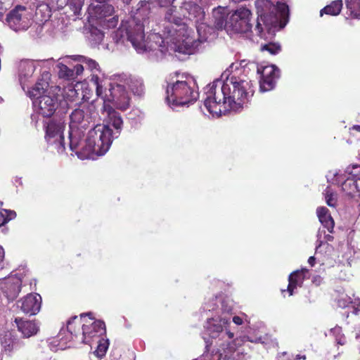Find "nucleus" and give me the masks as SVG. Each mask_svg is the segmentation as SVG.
<instances>
[{
  "label": "nucleus",
  "instance_id": "79ce46f5",
  "mask_svg": "<svg viewBox=\"0 0 360 360\" xmlns=\"http://www.w3.org/2000/svg\"><path fill=\"white\" fill-rule=\"evenodd\" d=\"M84 68H85L83 63L77 64L74 66L73 72L75 73V79L77 77V76L80 75L83 72Z\"/></svg>",
  "mask_w": 360,
  "mask_h": 360
},
{
  "label": "nucleus",
  "instance_id": "13d9d810",
  "mask_svg": "<svg viewBox=\"0 0 360 360\" xmlns=\"http://www.w3.org/2000/svg\"><path fill=\"white\" fill-rule=\"evenodd\" d=\"M108 1V0H95V1H96L98 3L97 4H107Z\"/></svg>",
  "mask_w": 360,
  "mask_h": 360
},
{
  "label": "nucleus",
  "instance_id": "ddd939ff",
  "mask_svg": "<svg viewBox=\"0 0 360 360\" xmlns=\"http://www.w3.org/2000/svg\"><path fill=\"white\" fill-rule=\"evenodd\" d=\"M27 8L17 5L6 15V21L8 25L15 31L25 30L29 27Z\"/></svg>",
  "mask_w": 360,
  "mask_h": 360
},
{
  "label": "nucleus",
  "instance_id": "9d476101",
  "mask_svg": "<svg viewBox=\"0 0 360 360\" xmlns=\"http://www.w3.org/2000/svg\"><path fill=\"white\" fill-rule=\"evenodd\" d=\"M252 13L244 7L239 8L231 14L228 20L229 28L236 33H246L251 30L250 23Z\"/></svg>",
  "mask_w": 360,
  "mask_h": 360
},
{
  "label": "nucleus",
  "instance_id": "4d7b16f0",
  "mask_svg": "<svg viewBox=\"0 0 360 360\" xmlns=\"http://www.w3.org/2000/svg\"><path fill=\"white\" fill-rule=\"evenodd\" d=\"M325 239L326 241H333L334 238L333 236H331L330 234H327L325 236Z\"/></svg>",
  "mask_w": 360,
  "mask_h": 360
},
{
  "label": "nucleus",
  "instance_id": "de8ad7c7",
  "mask_svg": "<svg viewBox=\"0 0 360 360\" xmlns=\"http://www.w3.org/2000/svg\"><path fill=\"white\" fill-rule=\"evenodd\" d=\"M355 11L350 15L352 18H360V4L356 6Z\"/></svg>",
  "mask_w": 360,
  "mask_h": 360
},
{
  "label": "nucleus",
  "instance_id": "a18cd8bd",
  "mask_svg": "<svg viewBox=\"0 0 360 360\" xmlns=\"http://www.w3.org/2000/svg\"><path fill=\"white\" fill-rule=\"evenodd\" d=\"M276 360H292V358L288 353L282 352L278 354Z\"/></svg>",
  "mask_w": 360,
  "mask_h": 360
},
{
  "label": "nucleus",
  "instance_id": "f3484780",
  "mask_svg": "<svg viewBox=\"0 0 360 360\" xmlns=\"http://www.w3.org/2000/svg\"><path fill=\"white\" fill-rule=\"evenodd\" d=\"M91 13L97 18H104V22L108 28H115L118 23L119 18L117 15L107 18L114 13V7L110 4H101L93 6L91 8Z\"/></svg>",
  "mask_w": 360,
  "mask_h": 360
},
{
  "label": "nucleus",
  "instance_id": "2f4dec72",
  "mask_svg": "<svg viewBox=\"0 0 360 360\" xmlns=\"http://www.w3.org/2000/svg\"><path fill=\"white\" fill-rule=\"evenodd\" d=\"M58 67V76L60 78L67 80H75V73L73 69L68 68L66 65L59 63Z\"/></svg>",
  "mask_w": 360,
  "mask_h": 360
},
{
  "label": "nucleus",
  "instance_id": "ea45409f",
  "mask_svg": "<svg viewBox=\"0 0 360 360\" xmlns=\"http://www.w3.org/2000/svg\"><path fill=\"white\" fill-rule=\"evenodd\" d=\"M175 1L176 0H155L160 7L166 8V10L172 7H176V6L174 5Z\"/></svg>",
  "mask_w": 360,
  "mask_h": 360
},
{
  "label": "nucleus",
  "instance_id": "69168bd1",
  "mask_svg": "<svg viewBox=\"0 0 360 360\" xmlns=\"http://www.w3.org/2000/svg\"><path fill=\"white\" fill-rule=\"evenodd\" d=\"M39 8H37L36 14H38V11H39Z\"/></svg>",
  "mask_w": 360,
  "mask_h": 360
},
{
  "label": "nucleus",
  "instance_id": "423d86ee",
  "mask_svg": "<svg viewBox=\"0 0 360 360\" xmlns=\"http://www.w3.org/2000/svg\"><path fill=\"white\" fill-rule=\"evenodd\" d=\"M197 85L192 78L186 80H177L167 86L166 99L170 104L184 105L196 101L198 98Z\"/></svg>",
  "mask_w": 360,
  "mask_h": 360
},
{
  "label": "nucleus",
  "instance_id": "a19ab883",
  "mask_svg": "<svg viewBox=\"0 0 360 360\" xmlns=\"http://www.w3.org/2000/svg\"><path fill=\"white\" fill-rule=\"evenodd\" d=\"M77 97L78 93L74 88L69 89L65 96L66 100L69 101H75Z\"/></svg>",
  "mask_w": 360,
  "mask_h": 360
},
{
  "label": "nucleus",
  "instance_id": "5fc2aeb1",
  "mask_svg": "<svg viewBox=\"0 0 360 360\" xmlns=\"http://www.w3.org/2000/svg\"><path fill=\"white\" fill-rule=\"evenodd\" d=\"M4 12L5 8L4 6V4L0 1V18L3 17Z\"/></svg>",
  "mask_w": 360,
  "mask_h": 360
},
{
  "label": "nucleus",
  "instance_id": "603ef678",
  "mask_svg": "<svg viewBox=\"0 0 360 360\" xmlns=\"http://www.w3.org/2000/svg\"><path fill=\"white\" fill-rule=\"evenodd\" d=\"M21 68L24 67L25 68H28V71L30 72V73H32L33 71H34V68L32 65H29V64H21L20 65Z\"/></svg>",
  "mask_w": 360,
  "mask_h": 360
},
{
  "label": "nucleus",
  "instance_id": "e2e57ef3",
  "mask_svg": "<svg viewBox=\"0 0 360 360\" xmlns=\"http://www.w3.org/2000/svg\"><path fill=\"white\" fill-rule=\"evenodd\" d=\"M39 8H37L36 14H38V11H39Z\"/></svg>",
  "mask_w": 360,
  "mask_h": 360
},
{
  "label": "nucleus",
  "instance_id": "e433bc0d",
  "mask_svg": "<svg viewBox=\"0 0 360 360\" xmlns=\"http://www.w3.org/2000/svg\"><path fill=\"white\" fill-rule=\"evenodd\" d=\"M97 340H98V345L97 347L96 352L98 356H103L105 354L106 351L108 348V345H109L108 340H104L103 338H102V339L99 338Z\"/></svg>",
  "mask_w": 360,
  "mask_h": 360
},
{
  "label": "nucleus",
  "instance_id": "09e8293b",
  "mask_svg": "<svg viewBox=\"0 0 360 360\" xmlns=\"http://www.w3.org/2000/svg\"><path fill=\"white\" fill-rule=\"evenodd\" d=\"M349 131L351 135H354V131H357L360 133V125H353L349 129Z\"/></svg>",
  "mask_w": 360,
  "mask_h": 360
},
{
  "label": "nucleus",
  "instance_id": "b1692460",
  "mask_svg": "<svg viewBox=\"0 0 360 360\" xmlns=\"http://www.w3.org/2000/svg\"><path fill=\"white\" fill-rule=\"evenodd\" d=\"M360 177L356 174H351L342 184V190L346 195L354 197L360 195Z\"/></svg>",
  "mask_w": 360,
  "mask_h": 360
},
{
  "label": "nucleus",
  "instance_id": "72a5a7b5",
  "mask_svg": "<svg viewBox=\"0 0 360 360\" xmlns=\"http://www.w3.org/2000/svg\"><path fill=\"white\" fill-rule=\"evenodd\" d=\"M84 5V0H68V7L74 15L79 16Z\"/></svg>",
  "mask_w": 360,
  "mask_h": 360
},
{
  "label": "nucleus",
  "instance_id": "c03bdc74",
  "mask_svg": "<svg viewBox=\"0 0 360 360\" xmlns=\"http://www.w3.org/2000/svg\"><path fill=\"white\" fill-rule=\"evenodd\" d=\"M68 0H53V2H55L56 7L58 9H63L65 6H68Z\"/></svg>",
  "mask_w": 360,
  "mask_h": 360
},
{
  "label": "nucleus",
  "instance_id": "f03ea898",
  "mask_svg": "<svg viewBox=\"0 0 360 360\" xmlns=\"http://www.w3.org/2000/svg\"><path fill=\"white\" fill-rule=\"evenodd\" d=\"M205 94L204 106L213 116L219 117L228 111L243 108L253 96L254 89L250 80L231 76L208 84Z\"/></svg>",
  "mask_w": 360,
  "mask_h": 360
},
{
  "label": "nucleus",
  "instance_id": "a211bd4d",
  "mask_svg": "<svg viewBox=\"0 0 360 360\" xmlns=\"http://www.w3.org/2000/svg\"><path fill=\"white\" fill-rule=\"evenodd\" d=\"M230 324V319L226 316H217L208 319L206 323V330L208 332L210 336L212 338L221 335L223 339L224 328L226 329L228 325Z\"/></svg>",
  "mask_w": 360,
  "mask_h": 360
},
{
  "label": "nucleus",
  "instance_id": "cd10ccee",
  "mask_svg": "<svg viewBox=\"0 0 360 360\" xmlns=\"http://www.w3.org/2000/svg\"><path fill=\"white\" fill-rule=\"evenodd\" d=\"M342 8V0H335L321 9L320 11V15L322 16L323 13H326L330 15H338L340 13Z\"/></svg>",
  "mask_w": 360,
  "mask_h": 360
},
{
  "label": "nucleus",
  "instance_id": "0eeeda50",
  "mask_svg": "<svg viewBox=\"0 0 360 360\" xmlns=\"http://www.w3.org/2000/svg\"><path fill=\"white\" fill-rule=\"evenodd\" d=\"M161 27L162 34L173 43L180 41L188 29L184 18L179 15L177 7H172L165 11Z\"/></svg>",
  "mask_w": 360,
  "mask_h": 360
},
{
  "label": "nucleus",
  "instance_id": "37998d69",
  "mask_svg": "<svg viewBox=\"0 0 360 360\" xmlns=\"http://www.w3.org/2000/svg\"><path fill=\"white\" fill-rule=\"evenodd\" d=\"M34 86H38L39 90H40V91H41L44 94L46 91V90L47 89V88L49 86V84L46 82H37L34 84Z\"/></svg>",
  "mask_w": 360,
  "mask_h": 360
},
{
  "label": "nucleus",
  "instance_id": "680f3d73",
  "mask_svg": "<svg viewBox=\"0 0 360 360\" xmlns=\"http://www.w3.org/2000/svg\"><path fill=\"white\" fill-rule=\"evenodd\" d=\"M131 0H123V2L127 4H129L130 3Z\"/></svg>",
  "mask_w": 360,
  "mask_h": 360
},
{
  "label": "nucleus",
  "instance_id": "58836bf2",
  "mask_svg": "<svg viewBox=\"0 0 360 360\" xmlns=\"http://www.w3.org/2000/svg\"><path fill=\"white\" fill-rule=\"evenodd\" d=\"M346 7L349 12V15L355 11L356 6L360 4V0H345Z\"/></svg>",
  "mask_w": 360,
  "mask_h": 360
},
{
  "label": "nucleus",
  "instance_id": "bb28decb",
  "mask_svg": "<svg viewBox=\"0 0 360 360\" xmlns=\"http://www.w3.org/2000/svg\"><path fill=\"white\" fill-rule=\"evenodd\" d=\"M333 299L337 307L345 309L352 303L351 298L345 292L335 291L333 294Z\"/></svg>",
  "mask_w": 360,
  "mask_h": 360
},
{
  "label": "nucleus",
  "instance_id": "3c124183",
  "mask_svg": "<svg viewBox=\"0 0 360 360\" xmlns=\"http://www.w3.org/2000/svg\"><path fill=\"white\" fill-rule=\"evenodd\" d=\"M255 30L257 32L258 35H261L262 33L263 32V28L259 21H257Z\"/></svg>",
  "mask_w": 360,
  "mask_h": 360
},
{
  "label": "nucleus",
  "instance_id": "c9c22d12",
  "mask_svg": "<svg viewBox=\"0 0 360 360\" xmlns=\"http://www.w3.org/2000/svg\"><path fill=\"white\" fill-rule=\"evenodd\" d=\"M324 194L327 205L330 207H335L337 203V198L329 186L326 188Z\"/></svg>",
  "mask_w": 360,
  "mask_h": 360
},
{
  "label": "nucleus",
  "instance_id": "f704fd0d",
  "mask_svg": "<svg viewBox=\"0 0 360 360\" xmlns=\"http://www.w3.org/2000/svg\"><path fill=\"white\" fill-rule=\"evenodd\" d=\"M261 50L268 51L271 55H276L281 51V46L278 43L270 42L263 45Z\"/></svg>",
  "mask_w": 360,
  "mask_h": 360
},
{
  "label": "nucleus",
  "instance_id": "9b49d317",
  "mask_svg": "<svg viewBox=\"0 0 360 360\" xmlns=\"http://www.w3.org/2000/svg\"><path fill=\"white\" fill-rule=\"evenodd\" d=\"M62 96L57 94H49L34 101L33 105L38 114L44 117H51L61 104Z\"/></svg>",
  "mask_w": 360,
  "mask_h": 360
},
{
  "label": "nucleus",
  "instance_id": "39448f33",
  "mask_svg": "<svg viewBox=\"0 0 360 360\" xmlns=\"http://www.w3.org/2000/svg\"><path fill=\"white\" fill-rule=\"evenodd\" d=\"M91 82L96 86V95L103 98L104 102L114 103L116 107L122 110H127L129 106V97L123 85L108 83L101 80L97 75H91Z\"/></svg>",
  "mask_w": 360,
  "mask_h": 360
},
{
  "label": "nucleus",
  "instance_id": "6ab92c4d",
  "mask_svg": "<svg viewBox=\"0 0 360 360\" xmlns=\"http://www.w3.org/2000/svg\"><path fill=\"white\" fill-rule=\"evenodd\" d=\"M41 297L39 294H28L23 299L18 301L21 310L26 314L35 315L40 309Z\"/></svg>",
  "mask_w": 360,
  "mask_h": 360
},
{
  "label": "nucleus",
  "instance_id": "2eb2a0df",
  "mask_svg": "<svg viewBox=\"0 0 360 360\" xmlns=\"http://www.w3.org/2000/svg\"><path fill=\"white\" fill-rule=\"evenodd\" d=\"M233 333L229 330H226L223 335V339L227 338V340L220 345L214 355L217 357V360H235L237 346L235 340H233Z\"/></svg>",
  "mask_w": 360,
  "mask_h": 360
},
{
  "label": "nucleus",
  "instance_id": "a878e982",
  "mask_svg": "<svg viewBox=\"0 0 360 360\" xmlns=\"http://www.w3.org/2000/svg\"><path fill=\"white\" fill-rule=\"evenodd\" d=\"M213 26L215 29L219 30L229 27L227 15L224 9L221 7L214 8L212 11Z\"/></svg>",
  "mask_w": 360,
  "mask_h": 360
},
{
  "label": "nucleus",
  "instance_id": "aec40b11",
  "mask_svg": "<svg viewBox=\"0 0 360 360\" xmlns=\"http://www.w3.org/2000/svg\"><path fill=\"white\" fill-rule=\"evenodd\" d=\"M3 293L10 301L14 300L21 290L22 281L15 277H9L1 283Z\"/></svg>",
  "mask_w": 360,
  "mask_h": 360
},
{
  "label": "nucleus",
  "instance_id": "393cba45",
  "mask_svg": "<svg viewBox=\"0 0 360 360\" xmlns=\"http://www.w3.org/2000/svg\"><path fill=\"white\" fill-rule=\"evenodd\" d=\"M316 213L321 224L326 229H327L330 233H333L335 222L329 212L328 209L325 207H318L316 210Z\"/></svg>",
  "mask_w": 360,
  "mask_h": 360
},
{
  "label": "nucleus",
  "instance_id": "bf43d9fd",
  "mask_svg": "<svg viewBox=\"0 0 360 360\" xmlns=\"http://www.w3.org/2000/svg\"><path fill=\"white\" fill-rule=\"evenodd\" d=\"M345 338L342 340L341 339H340L338 342V344L341 345H345Z\"/></svg>",
  "mask_w": 360,
  "mask_h": 360
},
{
  "label": "nucleus",
  "instance_id": "473e14b6",
  "mask_svg": "<svg viewBox=\"0 0 360 360\" xmlns=\"http://www.w3.org/2000/svg\"><path fill=\"white\" fill-rule=\"evenodd\" d=\"M1 345L4 349L8 352H11L15 348V340L11 333H6L4 335L1 340Z\"/></svg>",
  "mask_w": 360,
  "mask_h": 360
},
{
  "label": "nucleus",
  "instance_id": "dca6fc26",
  "mask_svg": "<svg viewBox=\"0 0 360 360\" xmlns=\"http://www.w3.org/2000/svg\"><path fill=\"white\" fill-rule=\"evenodd\" d=\"M259 87L262 91H268L275 87L276 80L280 77V70L274 65L263 68L261 71Z\"/></svg>",
  "mask_w": 360,
  "mask_h": 360
},
{
  "label": "nucleus",
  "instance_id": "c85d7f7f",
  "mask_svg": "<svg viewBox=\"0 0 360 360\" xmlns=\"http://www.w3.org/2000/svg\"><path fill=\"white\" fill-rule=\"evenodd\" d=\"M128 85L134 95L141 96L144 94L145 86L141 79L136 77L130 78Z\"/></svg>",
  "mask_w": 360,
  "mask_h": 360
},
{
  "label": "nucleus",
  "instance_id": "8fccbe9b",
  "mask_svg": "<svg viewBox=\"0 0 360 360\" xmlns=\"http://www.w3.org/2000/svg\"><path fill=\"white\" fill-rule=\"evenodd\" d=\"M233 322L238 326L242 325L243 323L242 318L238 316L233 317Z\"/></svg>",
  "mask_w": 360,
  "mask_h": 360
},
{
  "label": "nucleus",
  "instance_id": "412c9836",
  "mask_svg": "<svg viewBox=\"0 0 360 360\" xmlns=\"http://www.w3.org/2000/svg\"><path fill=\"white\" fill-rule=\"evenodd\" d=\"M174 43L177 44L179 52L191 55L197 51L201 41L190 36L189 30H188L186 34L181 38L180 41H174Z\"/></svg>",
  "mask_w": 360,
  "mask_h": 360
},
{
  "label": "nucleus",
  "instance_id": "f257e3e1",
  "mask_svg": "<svg viewBox=\"0 0 360 360\" xmlns=\"http://www.w3.org/2000/svg\"><path fill=\"white\" fill-rule=\"evenodd\" d=\"M70 118V148L79 158H89L94 154L102 155L108 150L112 141V130L108 126L94 127L83 140L85 130L93 122L89 106L75 109Z\"/></svg>",
  "mask_w": 360,
  "mask_h": 360
},
{
  "label": "nucleus",
  "instance_id": "4be33fe9",
  "mask_svg": "<svg viewBox=\"0 0 360 360\" xmlns=\"http://www.w3.org/2000/svg\"><path fill=\"white\" fill-rule=\"evenodd\" d=\"M15 323L18 330L20 332L23 338H30L36 335L39 331V326L33 321L25 320L22 318H15Z\"/></svg>",
  "mask_w": 360,
  "mask_h": 360
},
{
  "label": "nucleus",
  "instance_id": "864d4df0",
  "mask_svg": "<svg viewBox=\"0 0 360 360\" xmlns=\"http://www.w3.org/2000/svg\"><path fill=\"white\" fill-rule=\"evenodd\" d=\"M9 219L4 217L3 215L0 216V226L4 225Z\"/></svg>",
  "mask_w": 360,
  "mask_h": 360
},
{
  "label": "nucleus",
  "instance_id": "1a4fd4ad",
  "mask_svg": "<svg viewBox=\"0 0 360 360\" xmlns=\"http://www.w3.org/2000/svg\"><path fill=\"white\" fill-rule=\"evenodd\" d=\"M43 127L45 131V139L48 143L55 144L58 153H61L65 151V142L63 136V130L65 128L64 122L60 120L54 118L44 121Z\"/></svg>",
  "mask_w": 360,
  "mask_h": 360
},
{
  "label": "nucleus",
  "instance_id": "20e7f679",
  "mask_svg": "<svg viewBox=\"0 0 360 360\" xmlns=\"http://www.w3.org/2000/svg\"><path fill=\"white\" fill-rule=\"evenodd\" d=\"M125 28L124 37L130 41L138 53L160 52L165 53L167 49L165 44L163 37L157 33L150 34L145 40L144 28L142 24H136L132 20Z\"/></svg>",
  "mask_w": 360,
  "mask_h": 360
},
{
  "label": "nucleus",
  "instance_id": "49530a36",
  "mask_svg": "<svg viewBox=\"0 0 360 360\" xmlns=\"http://www.w3.org/2000/svg\"><path fill=\"white\" fill-rule=\"evenodd\" d=\"M323 278L321 276H315L312 278V283L316 285V286H319L322 283Z\"/></svg>",
  "mask_w": 360,
  "mask_h": 360
},
{
  "label": "nucleus",
  "instance_id": "5701e85b",
  "mask_svg": "<svg viewBox=\"0 0 360 360\" xmlns=\"http://www.w3.org/2000/svg\"><path fill=\"white\" fill-rule=\"evenodd\" d=\"M307 273L308 269L303 268L300 270H296L289 275L288 285L286 290L289 293V296L293 295L295 289H296L297 287L302 286L303 282L306 277V274Z\"/></svg>",
  "mask_w": 360,
  "mask_h": 360
},
{
  "label": "nucleus",
  "instance_id": "6e6d98bb",
  "mask_svg": "<svg viewBox=\"0 0 360 360\" xmlns=\"http://www.w3.org/2000/svg\"><path fill=\"white\" fill-rule=\"evenodd\" d=\"M308 262L311 266H314L316 263V258L314 256L310 257L308 259Z\"/></svg>",
  "mask_w": 360,
  "mask_h": 360
},
{
  "label": "nucleus",
  "instance_id": "7ed1b4c3",
  "mask_svg": "<svg viewBox=\"0 0 360 360\" xmlns=\"http://www.w3.org/2000/svg\"><path fill=\"white\" fill-rule=\"evenodd\" d=\"M67 330L69 342L89 345L99 339L106 332L104 321L83 315L80 317L74 316L68 321Z\"/></svg>",
  "mask_w": 360,
  "mask_h": 360
},
{
  "label": "nucleus",
  "instance_id": "4c0bfd02",
  "mask_svg": "<svg viewBox=\"0 0 360 360\" xmlns=\"http://www.w3.org/2000/svg\"><path fill=\"white\" fill-rule=\"evenodd\" d=\"M27 95L31 99L38 101V99L40 97H42V96H44V94L41 91H40V90H39L38 86H34L27 91Z\"/></svg>",
  "mask_w": 360,
  "mask_h": 360
},
{
  "label": "nucleus",
  "instance_id": "f8f14e48",
  "mask_svg": "<svg viewBox=\"0 0 360 360\" xmlns=\"http://www.w3.org/2000/svg\"><path fill=\"white\" fill-rule=\"evenodd\" d=\"M179 13L184 18H187L195 23L198 32L200 33V30L205 25L204 10L197 4L191 1H185L179 8Z\"/></svg>",
  "mask_w": 360,
  "mask_h": 360
},
{
  "label": "nucleus",
  "instance_id": "052dcab7",
  "mask_svg": "<svg viewBox=\"0 0 360 360\" xmlns=\"http://www.w3.org/2000/svg\"><path fill=\"white\" fill-rule=\"evenodd\" d=\"M353 168L354 169H359V172H360V165H353Z\"/></svg>",
  "mask_w": 360,
  "mask_h": 360
},
{
  "label": "nucleus",
  "instance_id": "6e6552de",
  "mask_svg": "<svg viewBox=\"0 0 360 360\" xmlns=\"http://www.w3.org/2000/svg\"><path fill=\"white\" fill-rule=\"evenodd\" d=\"M260 6L262 9L258 10V20L262 21L266 27H276L279 19L285 21L281 27L285 25L289 16V8L285 3L277 2L275 6L269 0H261L257 2V8Z\"/></svg>",
  "mask_w": 360,
  "mask_h": 360
},
{
  "label": "nucleus",
  "instance_id": "7c9ffc66",
  "mask_svg": "<svg viewBox=\"0 0 360 360\" xmlns=\"http://www.w3.org/2000/svg\"><path fill=\"white\" fill-rule=\"evenodd\" d=\"M108 117L110 124L117 130L122 129L123 121L119 112L110 108L108 111Z\"/></svg>",
  "mask_w": 360,
  "mask_h": 360
},
{
  "label": "nucleus",
  "instance_id": "0e129e2a",
  "mask_svg": "<svg viewBox=\"0 0 360 360\" xmlns=\"http://www.w3.org/2000/svg\"><path fill=\"white\" fill-rule=\"evenodd\" d=\"M39 8H37L36 14H38V11H39Z\"/></svg>",
  "mask_w": 360,
  "mask_h": 360
},
{
  "label": "nucleus",
  "instance_id": "c756f323",
  "mask_svg": "<svg viewBox=\"0 0 360 360\" xmlns=\"http://www.w3.org/2000/svg\"><path fill=\"white\" fill-rule=\"evenodd\" d=\"M74 60L83 63L84 68L89 69L91 71L98 69V63L91 58H89L84 56L77 55L74 56Z\"/></svg>",
  "mask_w": 360,
  "mask_h": 360
},
{
  "label": "nucleus",
  "instance_id": "4468645a",
  "mask_svg": "<svg viewBox=\"0 0 360 360\" xmlns=\"http://www.w3.org/2000/svg\"><path fill=\"white\" fill-rule=\"evenodd\" d=\"M150 13V4L148 1H140L137 4V8L134 15L131 16L129 20L122 21L121 25L119 27L118 32L121 37L124 38L125 34V28L128 27L130 22L132 20L136 21V24H142L143 26L144 21L148 18Z\"/></svg>",
  "mask_w": 360,
  "mask_h": 360
}]
</instances>
